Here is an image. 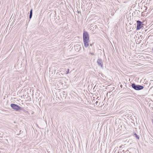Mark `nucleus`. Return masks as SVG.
Instances as JSON below:
<instances>
[{"label":"nucleus","mask_w":153,"mask_h":153,"mask_svg":"<svg viewBox=\"0 0 153 153\" xmlns=\"http://www.w3.org/2000/svg\"><path fill=\"white\" fill-rule=\"evenodd\" d=\"M32 11L33 9H32L30 10V13L29 18L30 19L32 18Z\"/></svg>","instance_id":"obj_7"},{"label":"nucleus","mask_w":153,"mask_h":153,"mask_svg":"<svg viewBox=\"0 0 153 153\" xmlns=\"http://www.w3.org/2000/svg\"><path fill=\"white\" fill-rule=\"evenodd\" d=\"M93 45V44H90V45L91 46H92Z\"/></svg>","instance_id":"obj_11"},{"label":"nucleus","mask_w":153,"mask_h":153,"mask_svg":"<svg viewBox=\"0 0 153 153\" xmlns=\"http://www.w3.org/2000/svg\"><path fill=\"white\" fill-rule=\"evenodd\" d=\"M83 41H89V34L87 32H83Z\"/></svg>","instance_id":"obj_3"},{"label":"nucleus","mask_w":153,"mask_h":153,"mask_svg":"<svg viewBox=\"0 0 153 153\" xmlns=\"http://www.w3.org/2000/svg\"><path fill=\"white\" fill-rule=\"evenodd\" d=\"M84 45L85 48H87L89 45V41H83Z\"/></svg>","instance_id":"obj_6"},{"label":"nucleus","mask_w":153,"mask_h":153,"mask_svg":"<svg viewBox=\"0 0 153 153\" xmlns=\"http://www.w3.org/2000/svg\"><path fill=\"white\" fill-rule=\"evenodd\" d=\"M134 135L137 139H139V137L137 135V134L136 133H135L134 134Z\"/></svg>","instance_id":"obj_8"},{"label":"nucleus","mask_w":153,"mask_h":153,"mask_svg":"<svg viewBox=\"0 0 153 153\" xmlns=\"http://www.w3.org/2000/svg\"><path fill=\"white\" fill-rule=\"evenodd\" d=\"M89 54L91 55H94V53H93L90 52Z\"/></svg>","instance_id":"obj_10"},{"label":"nucleus","mask_w":153,"mask_h":153,"mask_svg":"<svg viewBox=\"0 0 153 153\" xmlns=\"http://www.w3.org/2000/svg\"><path fill=\"white\" fill-rule=\"evenodd\" d=\"M97 63L98 66H100L101 67H102L103 63L102 59L100 58L98 59L97 61Z\"/></svg>","instance_id":"obj_4"},{"label":"nucleus","mask_w":153,"mask_h":153,"mask_svg":"<svg viewBox=\"0 0 153 153\" xmlns=\"http://www.w3.org/2000/svg\"><path fill=\"white\" fill-rule=\"evenodd\" d=\"M64 70L65 71H66V69L65 68L64 69Z\"/></svg>","instance_id":"obj_12"},{"label":"nucleus","mask_w":153,"mask_h":153,"mask_svg":"<svg viewBox=\"0 0 153 153\" xmlns=\"http://www.w3.org/2000/svg\"><path fill=\"white\" fill-rule=\"evenodd\" d=\"M132 88L135 90H140L143 89L144 87L140 85H136L135 83H133L131 85Z\"/></svg>","instance_id":"obj_2"},{"label":"nucleus","mask_w":153,"mask_h":153,"mask_svg":"<svg viewBox=\"0 0 153 153\" xmlns=\"http://www.w3.org/2000/svg\"><path fill=\"white\" fill-rule=\"evenodd\" d=\"M69 72V69H67V70H66V71L65 72V74H67Z\"/></svg>","instance_id":"obj_9"},{"label":"nucleus","mask_w":153,"mask_h":153,"mask_svg":"<svg viewBox=\"0 0 153 153\" xmlns=\"http://www.w3.org/2000/svg\"><path fill=\"white\" fill-rule=\"evenodd\" d=\"M137 26L136 29L137 30H140L141 28V26L142 25V22L139 20L137 21Z\"/></svg>","instance_id":"obj_5"},{"label":"nucleus","mask_w":153,"mask_h":153,"mask_svg":"<svg viewBox=\"0 0 153 153\" xmlns=\"http://www.w3.org/2000/svg\"><path fill=\"white\" fill-rule=\"evenodd\" d=\"M10 106L13 109L17 111H20L22 109V108L15 104H11Z\"/></svg>","instance_id":"obj_1"},{"label":"nucleus","mask_w":153,"mask_h":153,"mask_svg":"<svg viewBox=\"0 0 153 153\" xmlns=\"http://www.w3.org/2000/svg\"><path fill=\"white\" fill-rule=\"evenodd\" d=\"M98 102H96V104L97 105V103H98Z\"/></svg>","instance_id":"obj_13"}]
</instances>
